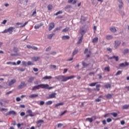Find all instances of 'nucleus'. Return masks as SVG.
<instances>
[{"instance_id": "c85d7f7f", "label": "nucleus", "mask_w": 129, "mask_h": 129, "mask_svg": "<svg viewBox=\"0 0 129 129\" xmlns=\"http://www.w3.org/2000/svg\"><path fill=\"white\" fill-rule=\"evenodd\" d=\"M55 35V34H49L48 35H47V38L48 39H52V37H53V36H54Z\"/></svg>"}, {"instance_id": "864d4df0", "label": "nucleus", "mask_w": 129, "mask_h": 129, "mask_svg": "<svg viewBox=\"0 0 129 129\" xmlns=\"http://www.w3.org/2000/svg\"><path fill=\"white\" fill-rule=\"evenodd\" d=\"M62 29V27L60 26L59 27H57L55 28V31H59V30H61Z\"/></svg>"}, {"instance_id": "6e6552de", "label": "nucleus", "mask_w": 129, "mask_h": 129, "mask_svg": "<svg viewBox=\"0 0 129 129\" xmlns=\"http://www.w3.org/2000/svg\"><path fill=\"white\" fill-rule=\"evenodd\" d=\"M54 28H55V24L53 22L50 23L49 24L48 30L51 31L52 29H54Z\"/></svg>"}, {"instance_id": "4d7b16f0", "label": "nucleus", "mask_w": 129, "mask_h": 129, "mask_svg": "<svg viewBox=\"0 0 129 129\" xmlns=\"http://www.w3.org/2000/svg\"><path fill=\"white\" fill-rule=\"evenodd\" d=\"M0 110H1V111H4V110L8 111V109H6L4 108H0Z\"/></svg>"}, {"instance_id": "1a4fd4ad", "label": "nucleus", "mask_w": 129, "mask_h": 129, "mask_svg": "<svg viewBox=\"0 0 129 129\" xmlns=\"http://www.w3.org/2000/svg\"><path fill=\"white\" fill-rule=\"evenodd\" d=\"M16 82H17V80L15 79H13L9 83L8 85L9 86H12V85H13V84H15Z\"/></svg>"}, {"instance_id": "393cba45", "label": "nucleus", "mask_w": 129, "mask_h": 129, "mask_svg": "<svg viewBox=\"0 0 129 129\" xmlns=\"http://www.w3.org/2000/svg\"><path fill=\"white\" fill-rule=\"evenodd\" d=\"M110 68L109 67V66H108L107 67H105L104 69V70L105 71H107V72H109V71H110Z\"/></svg>"}, {"instance_id": "5fc2aeb1", "label": "nucleus", "mask_w": 129, "mask_h": 129, "mask_svg": "<svg viewBox=\"0 0 129 129\" xmlns=\"http://www.w3.org/2000/svg\"><path fill=\"white\" fill-rule=\"evenodd\" d=\"M24 123H18L17 124V126L18 127V128H20V127H21V125H23Z\"/></svg>"}, {"instance_id": "39448f33", "label": "nucleus", "mask_w": 129, "mask_h": 129, "mask_svg": "<svg viewBox=\"0 0 129 129\" xmlns=\"http://www.w3.org/2000/svg\"><path fill=\"white\" fill-rule=\"evenodd\" d=\"M27 86V84L25 83V82H22L21 83V84L19 85L17 87L18 89H22L24 88V87H26Z\"/></svg>"}, {"instance_id": "e433bc0d", "label": "nucleus", "mask_w": 129, "mask_h": 129, "mask_svg": "<svg viewBox=\"0 0 129 129\" xmlns=\"http://www.w3.org/2000/svg\"><path fill=\"white\" fill-rule=\"evenodd\" d=\"M53 103V102L52 101H48L46 102V105H51Z\"/></svg>"}, {"instance_id": "5701e85b", "label": "nucleus", "mask_w": 129, "mask_h": 129, "mask_svg": "<svg viewBox=\"0 0 129 129\" xmlns=\"http://www.w3.org/2000/svg\"><path fill=\"white\" fill-rule=\"evenodd\" d=\"M110 31L113 33H115V32H116V29L115 27H111L110 28Z\"/></svg>"}, {"instance_id": "774afa93", "label": "nucleus", "mask_w": 129, "mask_h": 129, "mask_svg": "<svg viewBox=\"0 0 129 129\" xmlns=\"http://www.w3.org/2000/svg\"><path fill=\"white\" fill-rule=\"evenodd\" d=\"M120 123L121 124H122V125H123V124H124L125 122H124V120H121L120 121Z\"/></svg>"}, {"instance_id": "ddd939ff", "label": "nucleus", "mask_w": 129, "mask_h": 129, "mask_svg": "<svg viewBox=\"0 0 129 129\" xmlns=\"http://www.w3.org/2000/svg\"><path fill=\"white\" fill-rule=\"evenodd\" d=\"M29 98H35V97H38V94H33L29 96Z\"/></svg>"}, {"instance_id": "a878e982", "label": "nucleus", "mask_w": 129, "mask_h": 129, "mask_svg": "<svg viewBox=\"0 0 129 129\" xmlns=\"http://www.w3.org/2000/svg\"><path fill=\"white\" fill-rule=\"evenodd\" d=\"M122 109H127L129 108V104L128 105H124L122 106Z\"/></svg>"}, {"instance_id": "f704fd0d", "label": "nucleus", "mask_w": 129, "mask_h": 129, "mask_svg": "<svg viewBox=\"0 0 129 129\" xmlns=\"http://www.w3.org/2000/svg\"><path fill=\"white\" fill-rule=\"evenodd\" d=\"M13 51L15 52V53H18V51H19V48L18 47H14L13 48Z\"/></svg>"}, {"instance_id": "f8f14e48", "label": "nucleus", "mask_w": 129, "mask_h": 129, "mask_svg": "<svg viewBox=\"0 0 129 129\" xmlns=\"http://www.w3.org/2000/svg\"><path fill=\"white\" fill-rule=\"evenodd\" d=\"M109 59H114L116 62H117V61H118V56H115V55H113L112 56L109 57Z\"/></svg>"}, {"instance_id": "de8ad7c7", "label": "nucleus", "mask_w": 129, "mask_h": 129, "mask_svg": "<svg viewBox=\"0 0 129 129\" xmlns=\"http://www.w3.org/2000/svg\"><path fill=\"white\" fill-rule=\"evenodd\" d=\"M122 71H118L115 74L116 76H117V75H120V74H121Z\"/></svg>"}, {"instance_id": "052dcab7", "label": "nucleus", "mask_w": 129, "mask_h": 129, "mask_svg": "<svg viewBox=\"0 0 129 129\" xmlns=\"http://www.w3.org/2000/svg\"><path fill=\"white\" fill-rule=\"evenodd\" d=\"M61 126H63V124H62V123H58L57 124V127H61Z\"/></svg>"}, {"instance_id": "4c0bfd02", "label": "nucleus", "mask_w": 129, "mask_h": 129, "mask_svg": "<svg viewBox=\"0 0 129 129\" xmlns=\"http://www.w3.org/2000/svg\"><path fill=\"white\" fill-rule=\"evenodd\" d=\"M42 26H43V24H41L40 25H35L34 26V28L35 29H39V28H40V27H42Z\"/></svg>"}, {"instance_id": "f257e3e1", "label": "nucleus", "mask_w": 129, "mask_h": 129, "mask_svg": "<svg viewBox=\"0 0 129 129\" xmlns=\"http://www.w3.org/2000/svg\"><path fill=\"white\" fill-rule=\"evenodd\" d=\"M39 88H42L43 89H53V87H49V85L48 84H41L37 86H35L32 88V91H35V90H37V89H39Z\"/></svg>"}, {"instance_id": "37998d69", "label": "nucleus", "mask_w": 129, "mask_h": 129, "mask_svg": "<svg viewBox=\"0 0 129 129\" xmlns=\"http://www.w3.org/2000/svg\"><path fill=\"white\" fill-rule=\"evenodd\" d=\"M128 52H129L128 48H127V49H125L123 51V54H127Z\"/></svg>"}, {"instance_id": "8fccbe9b", "label": "nucleus", "mask_w": 129, "mask_h": 129, "mask_svg": "<svg viewBox=\"0 0 129 129\" xmlns=\"http://www.w3.org/2000/svg\"><path fill=\"white\" fill-rule=\"evenodd\" d=\"M67 112V110H65L63 112H62L60 114V116H62V115H64V114H65V113Z\"/></svg>"}, {"instance_id": "603ef678", "label": "nucleus", "mask_w": 129, "mask_h": 129, "mask_svg": "<svg viewBox=\"0 0 129 129\" xmlns=\"http://www.w3.org/2000/svg\"><path fill=\"white\" fill-rule=\"evenodd\" d=\"M27 65H28V66H30V65H33V63H32V61H28L27 62Z\"/></svg>"}, {"instance_id": "9b49d317", "label": "nucleus", "mask_w": 129, "mask_h": 129, "mask_svg": "<svg viewBox=\"0 0 129 129\" xmlns=\"http://www.w3.org/2000/svg\"><path fill=\"white\" fill-rule=\"evenodd\" d=\"M118 8L119 9H122V7H123V3H122V1H118Z\"/></svg>"}, {"instance_id": "4468645a", "label": "nucleus", "mask_w": 129, "mask_h": 129, "mask_svg": "<svg viewBox=\"0 0 129 129\" xmlns=\"http://www.w3.org/2000/svg\"><path fill=\"white\" fill-rule=\"evenodd\" d=\"M40 56H37V57L34 56L32 58V59L33 61H39V60H40Z\"/></svg>"}, {"instance_id": "bf43d9fd", "label": "nucleus", "mask_w": 129, "mask_h": 129, "mask_svg": "<svg viewBox=\"0 0 129 129\" xmlns=\"http://www.w3.org/2000/svg\"><path fill=\"white\" fill-rule=\"evenodd\" d=\"M7 23V20H4L3 22L1 23L2 25H6V23Z\"/></svg>"}, {"instance_id": "a18cd8bd", "label": "nucleus", "mask_w": 129, "mask_h": 129, "mask_svg": "<svg viewBox=\"0 0 129 129\" xmlns=\"http://www.w3.org/2000/svg\"><path fill=\"white\" fill-rule=\"evenodd\" d=\"M78 52V50H75L73 52V56H74V55H76V54H77V53Z\"/></svg>"}, {"instance_id": "c756f323", "label": "nucleus", "mask_w": 129, "mask_h": 129, "mask_svg": "<svg viewBox=\"0 0 129 129\" xmlns=\"http://www.w3.org/2000/svg\"><path fill=\"white\" fill-rule=\"evenodd\" d=\"M82 65L84 67H87V66H88L89 65V64L87 63L86 62H84V61H82Z\"/></svg>"}, {"instance_id": "79ce46f5", "label": "nucleus", "mask_w": 129, "mask_h": 129, "mask_svg": "<svg viewBox=\"0 0 129 129\" xmlns=\"http://www.w3.org/2000/svg\"><path fill=\"white\" fill-rule=\"evenodd\" d=\"M86 120H88L90 122H92L93 121V119H92V118H87L86 119Z\"/></svg>"}, {"instance_id": "72a5a7b5", "label": "nucleus", "mask_w": 129, "mask_h": 129, "mask_svg": "<svg viewBox=\"0 0 129 129\" xmlns=\"http://www.w3.org/2000/svg\"><path fill=\"white\" fill-rule=\"evenodd\" d=\"M110 114H111V115H112L114 117H116V116H117V113L115 112L110 113Z\"/></svg>"}, {"instance_id": "dca6fc26", "label": "nucleus", "mask_w": 129, "mask_h": 129, "mask_svg": "<svg viewBox=\"0 0 129 129\" xmlns=\"http://www.w3.org/2000/svg\"><path fill=\"white\" fill-rule=\"evenodd\" d=\"M113 94H108L105 96L106 98H108V99H110V98H112V96Z\"/></svg>"}, {"instance_id": "0eeeda50", "label": "nucleus", "mask_w": 129, "mask_h": 129, "mask_svg": "<svg viewBox=\"0 0 129 129\" xmlns=\"http://www.w3.org/2000/svg\"><path fill=\"white\" fill-rule=\"evenodd\" d=\"M27 112L28 114H29V115H26V117H27V116H35L34 113H33L32 110H27Z\"/></svg>"}, {"instance_id": "a19ab883", "label": "nucleus", "mask_w": 129, "mask_h": 129, "mask_svg": "<svg viewBox=\"0 0 129 129\" xmlns=\"http://www.w3.org/2000/svg\"><path fill=\"white\" fill-rule=\"evenodd\" d=\"M60 14H63V11H59L57 12L55 14H54V16H58V15H60Z\"/></svg>"}, {"instance_id": "69168bd1", "label": "nucleus", "mask_w": 129, "mask_h": 129, "mask_svg": "<svg viewBox=\"0 0 129 129\" xmlns=\"http://www.w3.org/2000/svg\"><path fill=\"white\" fill-rule=\"evenodd\" d=\"M111 118H107V122H111Z\"/></svg>"}, {"instance_id": "6ab92c4d", "label": "nucleus", "mask_w": 129, "mask_h": 129, "mask_svg": "<svg viewBox=\"0 0 129 129\" xmlns=\"http://www.w3.org/2000/svg\"><path fill=\"white\" fill-rule=\"evenodd\" d=\"M42 79H44V80H47L48 79H52V76H46L45 77H44Z\"/></svg>"}, {"instance_id": "4be33fe9", "label": "nucleus", "mask_w": 129, "mask_h": 129, "mask_svg": "<svg viewBox=\"0 0 129 129\" xmlns=\"http://www.w3.org/2000/svg\"><path fill=\"white\" fill-rule=\"evenodd\" d=\"M83 39V36H81L79 38V41L77 42V44H81L82 43V39Z\"/></svg>"}, {"instance_id": "473e14b6", "label": "nucleus", "mask_w": 129, "mask_h": 129, "mask_svg": "<svg viewBox=\"0 0 129 129\" xmlns=\"http://www.w3.org/2000/svg\"><path fill=\"white\" fill-rule=\"evenodd\" d=\"M34 79H35V78L34 77H31L29 78L28 82H30L31 83L33 82V80H34Z\"/></svg>"}, {"instance_id": "2f4dec72", "label": "nucleus", "mask_w": 129, "mask_h": 129, "mask_svg": "<svg viewBox=\"0 0 129 129\" xmlns=\"http://www.w3.org/2000/svg\"><path fill=\"white\" fill-rule=\"evenodd\" d=\"M97 83H98V82L92 83L90 84L89 85V86H90L91 87L95 86V85H96V84H97Z\"/></svg>"}, {"instance_id": "13d9d810", "label": "nucleus", "mask_w": 129, "mask_h": 129, "mask_svg": "<svg viewBox=\"0 0 129 129\" xmlns=\"http://www.w3.org/2000/svg\"><path fill=\"white\" fill-rule=\"evenodd\" d=\"M36 14H37V12H36V9H35V11L32 14V16L34 17V16L36 15Z\"/></svg>"}, {"instance_id": "cd10ccee", "label": "nucleus", "mask_w": 129, "mask_h": 129, "mask_svg": "<svg viewBox=\"0 0 129 129\" xmlns=\"http://www.w3.org/2000/svg\"><path fill=\"white\" fill-rule=\"evenodd\" d=\"M101 97H102V96H99V98L95 99L96 102H99V101H101Z\"/></svg>"}, {"instance_id": "6e6d98bb", "label": "nucleus", "mask_w": 129, "mask_h": 129, "mask_svg": "<svg viewBox=\"0 0 129 129\" xmlns=\"http://www.w3.org/2000/svg\"><path fill=\"white\" fill-rule=\"evenodd\" d=\"M32 50H35L36 51H37V50H38V47L36 46H32Z\"/></svg>"}, {"instance_id": "f03ea898", "label": "nucleus", "mask_w": 129, "mask_h": 129, "mask_svg": "<svg viewBox=\"0 0 129 129\" xmlns=\"http://www.w3.org/2000/svg\"><path fill=\"white\" fill-rule=\"evenodd\" d=\"M73 78H75V76H71L67 77H65L64 76H59L55 77L56 79L61 80L62 82H66V81H68V80H69V79H72Z\"/></svg>"}, {"instance_id": "9d476101", "label": "nucleus", "mask_w": 129, "mask_h": 129, "mask_svg": "<svg viewBox=\"0 0 129 129\" xmlns=\"http://www.w3.org/2000/svg\"><path fill=\"white\" fill-rule=\"evenodd\" d=\"M125 66H128V63L126 61H125L124 63L119 64L120 67H125Z\"/></svg>"}, {"instance_id": "58836bf2", "label": "nucleus", "mask_w": 129, "mask_h": 129, "mask_svg": "<svg viewBox=\"0 0 129 129\" xmlns=\"http://www.w3.org/2000/svg\"><path fill=\"white\" fill-rule=\"evenodd\" d=\"M48 8V10L50 11L51 10H52V9H53V6L51 5H49L47 7Z\"/></svg>"}, {"instance_id": "09e8293b", "label": "nucleus", "mask_w": 129, "mask_h": 129, "mask_svg": "<svg viewBox=\"0 0 129 129\" xmlns=\"http://www.w3.org/2000/svg\"><path fill=\"white\" fill-rule=\"evenodd\" d=\"M45 104V102L44 101H40L39 103V105H44Z\"/></svg>"}, {"instance_id": "338daca9", "label": "nucleus", "mask_w": 129, "mask_h": 129, "mask_svg": "<svg viewBox=\"0 0 129 129\" xmlns=\"http://www.w3.org/2000/svg\"><path fill=\"white\" fill-rule=\"evenodd\" d=\"M16 101L19 102V101H21V98L20 97H17L16 98Z\"/></svg>"}, {"instance_id": "ea45409f", "label": "nucleus", "mask_w": 129, "mask_h": 129, "mask_svg": "<svg viewBox=\"0 0 129 129\" xmlns=\"http://www.w3.org/2000/svg\"><path fill=\"white\" fill-rule=\"evenodd\" d=\"M105 88H110L111 87V85L110 84H108L104 86Z\"/></svg>"}, {"instance_id": "7c9ffc66", "label": "nucleus", "mask_w": 129, "mask_h": 129, "mask_svg": "<svg viewBox=\"0 0 129 129\" xmlns=\"http://www.w3.org/2000/svg\"><path fill=\"white\" fill-rule=\"evenodd\" d=\"M113 37L111 35H107L106 37V40H111Z\"/></svg>"}, {"instance_id": "3c124183", "label": "nucleus", "mask_w": 129, "mask_h": 129, "mask_svg": "<svg viewBox=\"0 0 129 129\" xmlns=\"http://www.w3.org/2000/svg\"><path fill=\"white\" fill-rule=\"evenodd\" d=\"M22 63L23 66H27V62L25 61H23Z\"/></svg>"}, {"instance_id": "680f3d73", "label": "nucleus", "mask_w": 129, "mask_h": 129, "mask_svg": "<svg viewBox=\"0 0 129 129\" xmlns=\"http://www.w3.org/2000/svg\"><path fill=\"white\" fill-rule=\"evenodd\" d=\"M72 3L73 5H75L77 3V0H73Z\"/></svg>"}, {"instance_id": "2eb2a0df", "label": "nucleus", "mask_w": 129, "mask_h": 129, "mask_svg": "<svg viewBox=\"0 0 129 129\" xmlns=\"http://www.w3.org/2000/svg\"><path fill=\"white\" fill-rule=\"evenodd\" d=\"M119 45H120V42L118 41H115V45L114 47L115 48H117L118 47Z\"/></svg>"}, {"instance_id": "aec40b11", "label": "nucleus", "mask_w": 129, "mask_h": 129, "mask_svg": "<svg viewBox=\"0 0 129 129\" xmlns=\"http://www.w3.org/2000/svg\"><path fill=\"white\" fill-rule=\"evenodd\" d=\"M7 64L8 65H11V64H12V65H14V66H17V63H16V62H7Z\"/></svg>"}, {"instance_id": "7ed1b4c3", "label": "nucleus", "mask_w": 129, "mask_h": 129, "mask_svg": "<svg viewBox=\"0 0 129 129\" xmlns=\"http://www.w3.org/2000/svg\"><path fill=\"white\" fill-rule=\"evenodd\" d=\"M13 30H15V28L13 27H10L8 29H6L4 30V31H2V34H5L6 33H9L11 35L13 34Z\"/></svg>"}, {"instance_id": "412c9836", "label": "nucleus", "mask_w": 129, "mask_h": 129, "mask_svg": "<svg viewBox=\"0 0 129 129\" xmlns=\"http://www.w3.org/2000/svg\"><path fill=\"white\" fill-rule=\"evenodd\" d=\"M100 84H98L96 85V89L95 90H97V91H99L100 90Z\"/></svg>"}, {"instance_id": "a211bd4d", "label": "nucleus", "mask_w": 129, "mask_h": 129, "mask_svg": "<svg viewBox=\"0 0 129 129\" xmlns=\"http://www.w3.org/2000/svg\"><path fill=\"white\" fill-rule=\"evenodd\" d=\"M86 33V31L85 30H83L82 29H80V34L82 35L81 36L83 37V35H84V33Z\"/></svg>"}, {"instance_id": "49530a36", "label": "nucleus", "mask_w": 129, "mask_h": 129, "mask_svg": "<svg viewBox=\"0 0 129 129\" xmlns=\"http://www.w3.org/2000/svg\"><path fill=\"white\" fill-rule=\"evenodd\" d=\"M28 23H29V21L26 22L23 25H21L20 26V28H24L26 26V25L28 24Z\"/></svg>"}, {"instance_id": "c03bdc74", "label": "nucleus", "mask_w": 129, "mask_h": 129, "mask_svg": "<svg viewBox=\"0 0 129 129\" xmlns=\"http://www.w3.org/2000/svg\"><path fill=\"white\" fill-rule=\"evenodd\" d=\"M68 31H69V27H66L62 30V32H68Z\"/></svg>"}, {"instance_id": "20e7f679", "label": "nucleus", "mask_w": 129, "mask_h": 129, "mask_svg": "<svg viewBox=\"0 0 129 129\" xmlns=\"http://www.w3.org/2000/svg\"><path fill=\"white\" fill-rule=\"evenodd\" d=\"M17 115V112L14 110L10 111L9 112L5 114L6 116H8V115Z\"/></svg>"}, {"instance_id": "e2e57ef3", "label": "nucleus", "mask_w": 129, "mask_h": 129, "mask_svg": "<svg viewBox=\"0 0 129 129\" xmlns=\"http://www.w3.org/2000/svg\"><path fill=\"white\" fill-rule=\"evenodd\" d=\"M50 50H51V47H48L46 49V52L50 51Z\"/></svg>"}, {"instance_id": "423d86ee", "label": "nucleus", "mask_w": 129, "mask_h": 129, "mask_svg": "<svg viewBox=\"0 0 129 129\" xmlns=\"http://www.w3.org/2000/svg\"><path fill=\"white\" fill-rule=\"evenodd\" d=\"M56 95H57V94L56 93H52L48 95L47 98L48 99H50L51 98H56Z\"/></svg>"}, {"instance_id": "c9c22d12", "label": "nucleus", "mask_w": 129, "mask_h": 129, "mask_svg": "<svg viewBox=\"0 0 129 129\" xmlns=\"http://www.w3.org/2000/svg\"><path fill=\"white\" fill-rule=\"evenodd\" d=\"M42 122H44V120H43L42 119H40V120H38V121H37L36 124H40V123H42Z\"/></svg>"}, {"instance_id": "b1692460", "label": "nucleus", "mask_w": 129, "mask_h": 129, "mask_svg": "<svg viewBox=\"0 0 129 129\" xmlns=\"http://www.w3.org/2000/svg\"><path fill=\"white\" fill-rule=\"evenodd\" d=\"M62 105H64V103L61 102V103L56 104L55 105V107L57 108V107H58V106H62Z\"/></svg>"}, {"instance_id": "f3484780", "label": "nucleus", "mask_w": 129, "mask_h": 129, "mask_svg": "<svg viewBox=\"0 0 129 129\" xmlns=\"http://www.w3.org/2000/svg\"><path fill=\"white\" fill-rule=\"evenodd\" d=\"M61 38L62 39V40H68L70 39V36L68 35L63 36H62Z\"/></svg>"}, {"instance_id": "bb28decb", "label": "nucleus", "mask_w": 129, "mask_h": 129, "mask_svg": "<svg viewBox=\"0 0 129 129\" xmlns=\"http://www.w3.org/2000/svg\"><path fill=\"white\" fill-rule=\"evenodd\" d=\"M93 43H97L98 42V37H95L93 40H92Z\"/></svg>"}, {"instance_id": "0e129e2a", "label": "nucleus", "mask_w": 129, "mask_h": 129, "mask_svg": "<svg viewBox=\"0 0 129 129\" xmlns=\"http://www.w3.org/2000/svg\"><path fill=\"white\" fill-rule=\"evenodd\" d=\"M25 114H26L25 113V112H21V113H20V115H21V116H24V115H25Z\"/></svg>"}]
</instances>
